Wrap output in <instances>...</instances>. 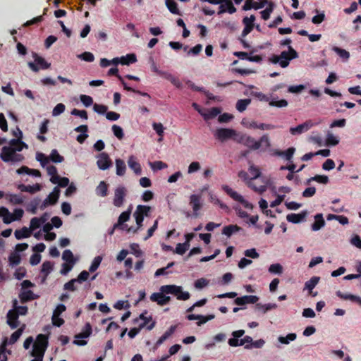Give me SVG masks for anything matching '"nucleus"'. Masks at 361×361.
I'll return each instance as SVG.
<instances>
[{
	"instance_id": "obj_16",
	"label": "nucleus",
	"mask_w": 361,
	"mask_h": 361,
	"mask_svg": "<svg viewBox=\"0 0 361 361\" xmlns=\"http://www.w3.org/2000/svg\"><path fill=\"white\" fill-rule=\"evenodd\" d=\"M307 215V211H302L299 214L291 213L286 216L288 221L293 224H298L304 221Z\"/></svg>"
},
{
	"instance_id": "obj_20",
	"label": "nucleus",
	"mask_w": 361,
	"mask_h": 361,
	"mask_svg": "<svg viewBox=\"0 0 361 361\" xmlns=\"http://www.w3.org/2000/svg\"><path fill=\"white\" fill-rule=\"evenodd\" d=\"M39 295H35L32 290H22L19 294V298L22 303L37 299Z\"/></svg>"
},
{
	"instance_id": "obj_21",
	"label": "nucleus",
	"mask_w": 361,
	"mask_h": 361,
	"mask_svg": "<svg viewBox=\"0 0 361 361\" xmlns=\"http://www.w3.org/2000/svg\"><path fill=\"white\" fill-rule=\"evenodd\" d=\"M238 177L243 180L244 181H247V183L249 187L252 188L255 191L262 192L265 190L264 186H260L259 188H258L256 186L252 185L251 183L250 182V180L251 178H249L248 173L245 171H240L238 173Z\"/></svg>"
},
{
	"instance_id": "obj_14",
	"label": "nucleus",
	"mask_w": 361,
	"mask_h": 361,
	"mask_svg": "<svg viewBox=\"0 0 361 361\" xmlns=\"http://www.w3.org/2000/svg\"><path fill=\"white\" fill-rule=\"evenodd\" d=\"M259 300V298L256 295H245L236 298L234 300L235 305L243 306L246 304H255Z\"/></svg>"
},
{
	"instance_id": "obj_31",
	"label": "nucleus",
	"mask_w": 361,
	"mask_h": 361,
	"mask_svg": "<svg viewBox=\"0 0 361 361\" xmlns=\"http://www.w3.org/2000/svg\"><path fill=\"white\" fill-rule=\"evenodd\" d=\"M47 348H39L37 345H33V348L31 352V355L35 357V359H38L43 361V357Z\"/></svg>"
},
{
	"instance_id": "obj_37",
	"label": "nucleus",
	"mask_w": 361,
	"mask_h": 361,
	"mask_svg": "<svg viewBox=\"0 0 361 361\" xmlns=\"http://www.w3.org/2000/svg\"><path fill=\"white\" fill-rule=\"evenodd\" d=\"M59 195H60L59 189L57 187H55L54 188L53 192H51L47 197V199L49 200V202L50 203L51 205H54L58 202V200L59 198Z\"/></svg>"
},
{
	"instance_id": "obj_18",
	"label": "nucleus",
	"mask_w": 361,
	"mask_h": 361,
	"mask_svg": "<svg viewBox=\"0 0 361 361\" xmlns=\"http://www.w3.org/2000/svg\"><path fill=\"white\" fill-rule=\"evenodd\" d=\"M18 139H11L10 141H9V146L8 147H11L12 148H19V147H21V151L23 150V148H27L28 146L27 144H25L24 142L22 141V138H23V133L22 131L20 130V128H18Z\"/></svg>"
},
{
	"instance_id": "obj_54",
	"label": "nucleus",
	"mask_w": 361,
	"mask_h": 361,
	"mask_svg": "<svg viewBox=\"0 0 361 361\" xmlns=\"http://www.w3.org/2000/svg\"><path fill=\"white\" fill-rule=\"evenodd\" d=\"M269 106H275L278 108H283L288 106V103L287 100L282 99L278 101H275L274 99L271 100L269 103Z\"/></svg>"
},
{
	"instance_id": "obj_48",
	"label": "nucleus",
	"mask_w": 361,
	"mask_h": 361,
	"mask_svg": "<svg viewBox=\"0 0 361 361\" xmlns=\"http://www.w3.org/2000/svg\"><path fill=\"white\" fill-rule=\"evenodd\" d=\"M273 9L274 4L272 2H269V6L260 12L262 18L264 20H268L270 18V15L272 13Z\"/></svg>"
},
{
	"instance_id": "obj_15",
	"label": "nucleus",
	"mask_w": 361,
	"mask_h": 361,
	"mask_svg": "<svg viewBox=\"0 0 361 361\" xmlns=\"http://www.w3.org/2000/svg\"><path fill=\"white\" fill-rule=\"evenodd\" d=\"M150 300L153 302H157L159 305H164L169 303L171 300V298L169 296L165 295L164 293H154L150 296Z\"/></svg>"
},
{
	"instance_id": "obj_38",
	"label": "nucleus",
	"mask_w": 361,
	"mask_h": 361,
	"mask_svg": "<svg viewBox=\"0 0 361 361\" xmlns=\"http://www.w3.org/2000/svg\"><path fill=\"white\" fill-rule=\"evenodd\" d=\"M108 192V184L105 181H101L97 187L96 192L101 197H106Z\"/></svg>"
},
{
	"instance_id": "obj_57",
	"label": "nucleus",
	"mask_w": 361,
	"mask_h": 361,
	"mask_svg": "<svg viewBox=\"0 0 361 361\" xmlns=\"http://www.w3.org/2000/svg\"><path fill=\"white\" fill-rule=\"evenodd\" d=\"M112 131L114 133V135L119 140H121L124 137V133H123V130L122 129L121 127L117 126V125H114L112 126Z\"/></svg>"
},
{
	"instance_id": "obj_1",
	"label": "nucleus",
	"mask_w": 361,
	"mask_h": 361,
	"mask_svg": "<svg viewBox=\"0 0 361 361\" xmlns=\"http://www.w3.org/2000/svg\"><path fill=\"white\" fill-rule=\"evenodd\" d=\"M239 142L253 150L259 149L262 146L268 148L271 145L268 135H262L257 141L250 135H243Z\"/></svg>"
},
{
	"instance_id": "obj_39",
	"label": "nucleus",
	"mask_w": 361,
	"mask_h": 361,
	"mask_svg": "<svg viewBox=\"0 0 361 361\" xmlns=\"http://www.w3.org/2000/svg\"><path fill=\"white\" fill-rule=\"evenodd\" d=\"M6 199L13 204H21L23 202V199L20 195L8 194Z\"/></svg>"
},
{
	"instance_id": "obj_35",
	"label": "nucleus",
	"mask_w": 361,
	"mask_h": 361,
	"mask_svg": "<svg viewBox=\"0 0 361 361\" xmlns=\"http://www.w3.org/2000/svg\"><path fill=\"white\" fill-rule=\"evenodd\" d=\"M33 345H37L39 348H47L48 345V337L44 334H39Z\"/></svg>"
},
{
	"instance_id": "obj_53",
	"label": "nucleus",
	"mask_w": 361,
	"mask_h": 361,
	"mask_svg": "<svg viewBox=\"0 0 361 361\" xmlns=\"http://www.w3.org/2000/svg\"><path fill=\"white\" fill-rule=\"evenodd\" d=\"M332 50L342 59H348L350 57L349 52L345 49H341L338 47H334Z\"/></svg>"
},
{
	"instance_id": "obj_13",
	"label": "nucleus",
	"mask_w": 361,
	"mask_h": 361,
	"mask_svg": "<svg viewBox=\"0 0 361 361\" xmlns=\"http://www.w3.org/2000/svg\"><path fill=\"white\" fill-rule=\"evenodd\" d=\"M313 126L312 121H307L305 123L300 124L294 128H290V132L292 135H299L302 133L307 132Z\"/></svg>"
},
{
	"instance_id": "obj_6",
	"label": "nucleus",
	"mask_w": 361,
	"mask_h": 361,
	"mask_svg": "<svg viewBox=\"0 0 361 361\" xmlns=\"http://www.w3.org/2000/svg\"><path fill=\"white\" fill-rule=\"evenodd\" d=\"M189 204L192 208L193 216H198L199 211L202 208L203 206L202 195L200 194L191 195L190 196Z\"/></svg>"
},
{
	"instance_id": "obj_49",
	"label": "nucleus",
	"mask_w": 361,
	"mask_h": 361,
	"mask_svg": "<svg viewBox=\"0 0 361 361\" xmlns=\"http://www.w3.org/2000/svg\"><path fill=\"white\" fill-rule=\"evenodd\" d=\"M255 307L257 309L262 310L263 313H266L269 310L275 309L276 307V305L274 303H269L265 305L257 303Z\"/></svg>"
},
{
	"instance_id": "obj_7",
	"label": "nucleus",
	"mask_w": 361,
	"mask_h": 361,
	"mask_svg": "<svg viewBox=\"0 0 361 361\" xmlns=\"http://www.w3.org/2000/svg\"><path fill=\"white\" fill-rule=\"evenodd\" d=\"M281 59H284V61H280V66L282 68H286L289 65V62L291 59H296L298 55L297 51L290 46L288 47V51H283L279 56Z\"/></svg>"
},
{
	"instance_id": "obj_10",
	"label": "nucleus",
	"mask_w": 361,
	"mask_h": 361,
	"mask_svg": "<svg viewBox=\"0 0 361 361\" xmlns=\"http://www.w3.org/2000/svg\"><path fill=\"white\" fill-rule=\"evenodd\" d=\"M126 193L127 190L124 186L118 187L114 192V205L117 207H121L123 204Z\"/></svg>"
},
{
	"instance_id": "obj_8",
	"label": "nucleus",
	"mask_w": 361,
	"mask_h": 361,
	"mask_svg": "<svg viewBox=\"0 0 361 361\" xmlns=\"http://www.w3.org/2000/svg\"><path fill=\"white\" fill-rule=\"evenodd\" d=\"M131 214V206L128 208V210L122 212L118 219L116 224L114 225V228L112 231L110 232V234L114 233L115 228H118L121 230L127 229V224H124L125 222L128 221L130 219Z\"/></svg>"
},
{
	"instance_id": "obj_40",
	"label": "nucleus",
	"mask_w": 361,
	"mask_h": 361,
	"mask_svg": "<svg viewBox=\"0 0 361 361\" xmlns=\"http://www.w3.org/2000/svg\"><path fill=\"white\" fill-rule=\"evenodd\" d=\"M250 103H251L250 99H239V100H238L236 105H235L236 109L240 112H243L247 109V106Z\"/></svg>"
},
{
	"instance_id": "obj_61",
	"label": "nucleus",
	"mask_w": 361,
	"mask_h": 361,
	"mask_svg": "<svg viewBox=\"0 0 361 361\" xmlns=\"http://www.w3.org/2000/svg\"><path fill=\"white\" fill-rule=\"evenodd\" d=\"M71 114L73 116H80L82 119L87 120L88 118L87 112L85 110H79L73 109L71 111Z\"/></svg>"
},
{
	"instance_id": "obj_44",
	"label": "nucleus",
	"mask_w": 361,
	"mask_h": 361,
	"mask_svg": "<svg viewBox=\"0 0 361 361\" xmlns=\"http://www.w3.org/2000/svg\"><path fill=\"white\" fill-rule=\"evenodd\" d=\"M62 259L68 264H71L72 265H74V264L75 263L73 254L70 250H66L63 251L62 255Z\"/></svg>"
},
{
	"instance_id": "obj_25",
	"label": "nucleus",
	"mask_w": 361,
	"mask_h": 361,
	"mask_svg": "<svg viewBox=\"0 0 361 361\" xmlns=\"http://www.w3.org/2000/svg\"><path fill=\"white\" fill-rule=\"evenodd\" d=\"M295 152V149L294 147H289L286 151H281V150H276L274 153V155L279 156V157H283L286 160L290 161L293 158V156Z\"/></svg>"
},
{
	"instance_id": "obj_56",
	"label": "nucleus",
	"mask_w": 361,
	"mask_h": 361,
	"mask_svg": "<svg viewBox=\"0 0 361 361\" xmlns=\"http://www.w3.org/2000/svg\"><path fill=\"white\" fill-rule=\"evenodd\" d=\"M23 329L20 328L18 330H16L15 332H13L9 339V343L10 344H14L20 337V336L23 334Z\"/></svg>"
},
{
	"instance_id": "obj_28",
	"label": "nucleus",
	"mask_w": 361,
	"mask_h": 361,
	"mask_svg": "<svg viewBox=\"0 0 361 361\" xmlns=\"http://www.w3.org/2000/svg\"><path fill=\"white\" fill-rule=\"evenodd\" d=\"M249 128L254 129H260V130H273L276 128L274 125L272 124H267V123H258L256 121H252L249 124Z\"/></svg>"
},
{
	"instance_id": "obj_5",
	"label": "nucleus",
	"mask_w": 361,
	"mask_h": 361,
	"mask_svg": "<svg viewBox=\"0 0 361 361\" xmlns=\"http://www.w3.org/2000/svg\"><path fill=\"white\" fill-rule=\"evenodd\" d=\"M222 190L233 200L241 203L245 208L252 209L253 206L251 203L245 200L242 195L233 190L229 186L224 185H222Z\"/></svg>"
},
{
	"instance_id": "obj_62",
	"label": "nucleus",
	"mask_w": 361,
	"mask_h": 361,
	"mask_svg": "<svg viewBox=\"0 0 361 361\" xmlns=\"http://www.w3.org/2000/svg\"><path fill=\"white\" fill-rule=\"evenodd\" d=\"M78 57L87 62H92L94 60L93 54L89 51L83 52L82 54H80Z\"/></svg>"
},
{
	"instance_id": "obj_3",
	"label": "nucleus",
	"mask_w": 361,
	"mask_h": 361,
	"mask_svg": "<svg viewBox=\"0 0 361 361\" xmlns=\"http://www.w3.org/2000/svg\"><path fill=\"white\" fill-rule=\"evenodd\" d=\"M151 207L147 205H137L133 216L135 219L137 227L133 231V233H137L142 226V222L145 216H148Z\"/></svg>"
},
{
	"instance_id": "obj_11",
	"label": "nucleus",
	"mask_w": 361,
	"mask_h": 361,
	"mask_svg": "<svg viewBox=\"0 0 361 361\" xmlns=\"http://www.w3.org/2000/svg\"><path fill=\"white\" fill-rule=\"evenodd\" d=\"M97 158L98 159L97 161V165L98 168L101 170H106L109 169L112 164L109 156L106 152L100 153L98 155Z\"/></svg>"
},
{
	"instance_id": "obj_4",
	"label": "nucleus",
	"mask_w": 361,
	"mask_h": 361,
	"mask_svg": "<svg viewBox=\"0 0 361 361\" xmlns=\"http://www.w3.org/2000/svg\"><path fill=\"white\" fill-rule=\"evenodd\" d=\"M34 62L27 63L28 67L34 72H38L40 69L46 70L50 68L51 63H48L43 57L39 56L37 53L32 52Z\"/></svg>"
},
{
	"instance_id": "obj_63",
	"label": "nucleus",
	"mask_w": 361,
	"mask_h": 361,
	"mask_svg": "<svg viewBox=\"0 0 361 361\" xmlns=\"http://www.w3.org/2000/svg\"><path fill=\"white\" fill-rule=\"evenodd\" d=\"M66 106L63 104L59 103L55 106L53 109L52 114L53 116H59L62 114L65 111Z\"/></svg>"
},
{
	"instance_id": "obj_51",
	"label": "nucleus",
	"mask_w": 361,
	"mask_h": 361,
	"mask_svg": "<svg viewBox=\"0 0 361 361\" xmlns=\"http://www.w3.org/2000/svg\"><path fill=\"white\" fill-rule=\"evenodd\" d=\"M36 159L40 162L42 167H45V166L49 162V157H47L42 152L37 153Z\"/></svg>"
},
{
	"instance_id": "obj_2",
	"label": "nucleus",
	"mask_w": 361,
	"mask_h": 361,
	"mask_svg": "<svg viewBox=\"0 0 361 361\" xmlns=\"http://www.w3.org/2000/svg\"><path fill=\"white\" fill-rule=\"evenodd\" d=\"M21 147L12 148L11 147L4 146L1 149L0 158L4 162H11L12 164L21 162L24 159L23 155L16 153L20 152Z\"/></svg>"
},
{
	"instance_id": "obj_52",
	"label": "nucleus",
	"mask_w": 361,
	"mask_h": 361,
	"mask_svg": "<svg viewBox=\"0 0 361 361\" xmlns=\"http://www.w3.org/2000/svg\"><path fill=\"white\" fill-rule=\"evenodd\" d=\"M269 271L271 274H281L283 273V267L279 264H272L269 267Z\"/></svg>"
},
{
	"instance_id": "obj_9",
	"label": "nucleus",
	"mask_w": 361,
	"mask_h": 361,
	"mask_svg": "<svg viewBox=\"0 0 361 361\" xmlns=\"http://www.w3.org/2000/svg\"><path fill=\"white\" fill-rule=\"evenodd\" d=\"M236 135L235 130L229 128H218L214 133V137L221 142H225Z\"/></svg>"
},
{
	"instance_id": "obj_30",
	"label": "nucleus",
	"mask_w": 361,
	"mask_h": 361,
	"mask_svg": "<svg viewBox=\"0 0 361 361\" xmlns=\"http://www.w3.org/2000/svg\"><path fill=\"white\" fill-rule=\"evenodd\" d=\"M319 280H320V277H319V276H312L309 281L305 282V289L308 290L310 294H312V290L318 284Z\"/></svg>"
},
{
	"instance_id": "obj_22",
	"label": "nucleus",
	"mask_w": 361,
	"mask_h": 361,
	"mask_svg": "<svg viewBox=\"0 0 361 361\" xmlns=\"http://www.w3.org/2000/svg\"><path fill=\"white\" fill-rule=\"evenodd\" d=\"M180 286L176 285H164L160 287V291L164 294H171L175 296L180 293Z\"/></svg>"
},
{
	"instance_id": "obj_60",
	"label": "nucleus",
	"mask_w": 361,
	"mask_h": 361,
	"mask_svg": "<svg viewBox=\"0 0 361 361\" xmlns=\"http://www.w3.org/2000/svg\"><path fill=\"white\" fill-rule=\"evenodd\" d=\"M264 343H265V341L263 339H259V340L255 341H252V344H250V345H245V348H246V349H251L252 348H261L263 347Z\"/></svg>"
},
{
	"instance_id": "obj_43",
	"label": "nucleus",
	"mask_w": 361,
	"mask_h": 361,
	"mask_svg": "<svg viewBox=\"0 0 361 361\" xmlns=\"http://www.w3.org/2000/svg\"><path fill=\"white\" fill-rule=\"evenodd\" d=\"M20 261L21 257L18 253L12 252L8 257L9 264L12 267L18 265Z\"/></svg>"
},
{
	"instance_id": "obj_42",
	"label": "nucleus",
	"mask_w": 361,
	"mask_h": 361,
	"mask_svg": "<svg viewBox=\"0 0 361 361\" xmlns=\"http://www.w3.org/2000/svg\"><path fill=\"white\" fill-rule=\"evenodd\" d=\"M297 335L295 333L288 334L286 336H280L278 338V341L282 343L288 345L290 341H293L296 339Z\"/></svg>"
},
{
	"instance_id": "obj_12",
	"label": "nucleus",
	"mask_w": 361,
	"mask_h": 361,
	"mask_svg": "<svg viewBox=\"0 0 361 361\" xmlns=\"http://www.w3.org/2000/svg\"><path fill=\"white\" fill-rule=\"evenodd\" d=\"M145 314H147V311L140 314L139 317L134 320V322H137L139 319H142L143 322L140 324V329L147 327V330L151 331L155 326L156 322L153 321L150 324L148 325V323L152 320V317L151 316L147 317L145 316Z\"/></svg>"
},
{
	"instance_id": "obj_36",
	"label": "nucleus",
	"mask_w": 361,
	"mask_h": 361,
	"mask_svg": "<svg viewBox=\"0 0 361 361\" xmlns=\"http://www.w3.org/2000/svg\"><path fill=\"white\" fill-rule=\"evenodd\" d=\"M54 264L50 261H45L43 262L41 269V273L44 275V278H47L48 275L53 270Z\"/></svg>"
},
{
	"instance_id": "obj_24",
	"label": "nucleus",
	"mask_w": 361,
	"mask_h": 361,
	"mask_svg": "<svg viewBox=\"0 0 361 361\" xmlns=\"http://www.w3.org/2000/svg\"><path fill=\"white\" fill-rule=\"evenodd\" d=\"M314 222L312 225V230L317 231L320 230L325 225V221L323 218L322 214H317L314 216Z\"/></svg>"
},
{
	"instance_id": "obj_58",
	"label": "nucleus",
	"mask_w": 361,
	"mask_h": 361,
	"mask_svg": "<svg viewBox=\"0 0 361 361\" xmlns=\"http://www.w3.org/2000/svg\"><path fill=\"white\" fill-rule=\"evenodd\" d=\"M252 95L257 98L259 101L262 102H270L269 100L271 97V96L269 97L261 92H252Z\"/></svg>"
},
{
	"instance_id": "obj_17",
	"label": "nucleus",
	"mask_w": 361,
	"mask_h": 361,
	"mask_svg": "<svg viewBox=\"0 0 361 361\" xmlns=\"http://www.w3.org/2000/svg\"><path fill=\"white\" fill-rule=\"evenodd\" d=\"M158 75L170 81L175 87L178 88H180L182 87V83L180 80L178 78L173 76L170 73L160 70Z\"/></svg>"
},
{
	"instance_id": "obj_23",
	"label": "nucleus",
	"mask_w": 361,
	"mask_h": 361,
	"mask_svg": "<svg viewBox=\"0 0 361 361\" xmlns=\"http://www.w3.org/2000/svg\"><path fill=\"white\" fill-rule=\"evenodd\" d=\"M128 166L131 169L135 174L140 175L142 169L140 163L136 161L134 156H130L128 160Z\"/></svg>"
},
{
	"instance_id": "obj_26",
	"label": "nucleus",
	"mask_w": 361,
	"mask_h": 361,
	"mask_svg": "<svg viewBox=\"0 0 361 361\" xmlns=\"http://www.w3.org/2000/svg\"><path fill=\"white\" fill-rule=\"evenodd\" d=\"M242 230V228L236 224L226 226L222 229V234L231 237L233 233Z\"/></svg>"
},
{
	"instance_id": "obj_41",
	"label": "nucleus",
	"mask_w": 361,
	"mask_h": 361,
	"mask_svg": "<svg viewBox=\"0 0 361 361\" xmlns=\"http://www.w3.org/2000/svg\"><path fill=\"white\" fill-rule=\"evenodd\" d=\"M13 307L14 308V311L18 312L19 315H26L28 311V308L27 306H18V301L16 299L13 300Z\"/></svg>"
},
{
	"instance_id": "obj_29",
	"label": "nucleus",
	"mask_w": 361,
	"mask_h": 361,
	"mask_svg": "<svg viewBox=\"0 0 361 361\" xmlns=\"http://www.w3.org/2000/svg\"><path fill=\"white\" fill-rule=\"evenodd\" d=\"M15 237L18 240H20L22 238H28L31 235V231L29 230L27 227L24 226L21 229H17L14 233Z\"/></svg>"
},
{
	"instance_id": "obj_59",
	"label": "nucleus",
	"mask_w": 361,
	"mask_h": 361,
	"mask_svg": "<svg viewBox=\"0 0 361 361\" xmlns=\"http://www.w3.org/2000/svg\"><path fill=\"white\" fill-rule=\"evenodd\" d=\"M80 99L83 105L86 107L90 106L93 104V99L92 97L88 95L81 94L80 96Z\"/></svg>"
},
{
	"instance_id": "obj_45",
	"label": "nucleus",
	"mask_w": 361,
	"mask_h": 361,
	"mask_svg": "<svg viewBox=\"0 0 361 361\" xmlns=\"http://www.w3.org/2000/svg\"><path fill=\"white\" fill-rule=\"evenodd\" d=\"M166 5L168 9L173 14H180L178 4L174 0H166Z\"/></svg>"
},
{
	"instance_id": "obj_64",
	"label": "nucleus",
	"mask_w": 361,
	"mask_h": 361,
	"mask_svg": "<svg viewBox=\"0 0 361 361\" xmlns=\"http://www.w3.org/2000/svg\"><path fill=\"white\" fill-rule=\"evenodd\" d=\"M42 223L40 220L37 217H34L30 221V225L29 230L32 231L36 230L37 228H39Z\"/></svg>"
},
{
	"instance_id": "obj_34",
	"label": "nucleus",
	"mask_w": 361,
	"mask_h": 361,
	"mask_svg": "<svg viewBox=\"0 0 361 361\" xmlns=\"http://www.w3.org/2000/svg\"><path fill=\"white\" fill-rule=\"evenodd\" d=\"M221 113V110L218 107H213L207 113H203L202 114V116H203L204 119L205 121L212 119L217 116Z\"/></svg>"
},
{
	"instance_id": "obj_33",
	"label": "nucleus",
	"mask_w": 361,
	"mask_h": 361,
	"mask_svg": "<svg viewBox=\"0 0 361 361\" xmlns=\"http://www.w3.org/2000/svg\"><path fill=\"white\" fill-rule=\"evenodd\" d=\"M116 174L119 176H123L126 170V166L123 160L121 159H116Z\"/></svg>"
},
{
	"instance_id": "obj_47",
	"label": "nucleus",
	"mask_w": 361,
	"mask_h": 361,
	"mask_svg": "<svg viewBox=\"0 0 361 361\" xmlns=\"http://www.w3.org/2000/svg\"><path fill=\"white\" fill-rule=\"evenodd\" d=\"M137 61V58L135 54H127L126 56L121 57V64L122 65H129L130 63H133Z\"/></svg>"
},
{
	"instance_id": "obj_27",
	"label": "nucleus",
	"mask_w": 361,
	"mask_h": 361,
	"mask_svg": "<svg viewBox=\"0 0 361 361\" xmlns=\"http://www.w3.org/2000/svg\"><path fill=\"white\" fill-rule=\"evenodd\" d=\"M18 189H19L21 192H27L31 194H34L40 190L41 187L38 183L33 185H25L24 184H20L18 185Z\"/></svg>"
},
{
	"instance_id": "obj_55",
	"label": "nucleus",
	"mask_w": 361,
	"mask_h": 361,
	"mask_svg": "<svg viewBox=\"0 0 361 361\" xmlns=\"http://www.w3.org/2000/svg\"><path fill=\"white\" fill-rule=\"evenodd\" d=\"M250 173L252 176L251 179H256L261 176L259 169L253 164H251L248 169Z\"/></svg>"
},
{
	"instance_id": "obj_19",
	"label": "nucleus",
	"mask_w": 361,
	"mask_h": 361,
	"mask_svg": "<svg viewBox=\"0 0 361 361\" xmlns=\"http://www.w3.org/2000/svg\"><path fill=\"white\" fill-rule=\"evenodd\" d=\"M18 314L13 310H9L7 313V323L11 329H16L18 326Z\"/></svg>"
},
{
	"instance_id": "obj_32",
	"label": "nucleus",
	"mask_w": 361,
	"mask_h": 361,
	"mask_svg": "<svg viewBox=\"0 0 361 361\" xmlns=\"http://www.w3.org/2000/svg\"><path fill=\"white\" fill-rule=\"evenodd\" d=\"M316 181L319 183L327 184L329 181V177L325 175H316L310 178L307 179L306 181V184L309 185L311 181Z\"/></svg>"
},
{
	"instance_id": "obj_46",
	"label": "nucleus",
	"mask_w": 361,
	"mask_h": 361,
	"mask_svg": "<svg viewBox=\"0 0 361 361\" xmlns=\"http://www.w3.org/2000/svg\"><path fill=\"white\" fill-rule=\"evenodd\" d=\"M54 163H61L63 161L64 158L60 155L56 149H52L49 156V161Z\"/></svg>"
},
{
	"instance_id": "obj_50",
	"label": "nucleus",
	"mask_w": 361,
	"mask_h": 361,
	"mask_svg": "<svg viewBox=\"0 0 361 361\" xmlns=\"http://www.w3.org/2000/svg\"><path fill=\"white\" fill-rule=\"evenodd\" d=\"M102 260V257L101 256H97L96 257H94L89 268V271L92 273L95 271L99 267Z\"/></svg>"
}]
</instances>
